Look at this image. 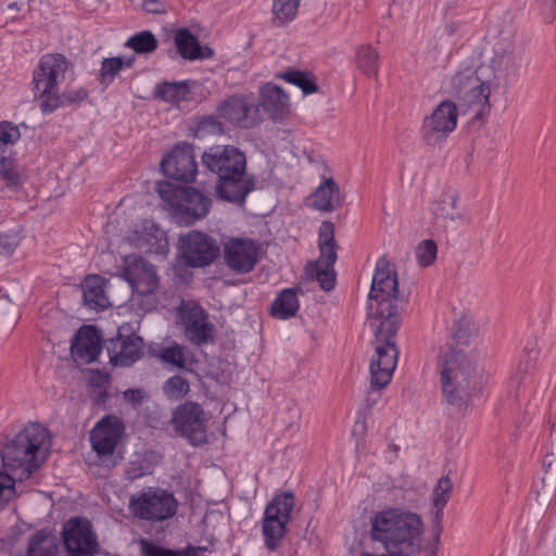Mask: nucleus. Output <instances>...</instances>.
<instances>
[{
	"instance_id": "obj_1",
	"label": "nucleus",
	"mask_w": 556,
	"mask_h": 556,
	"mask_svg": "<svg viewBox=\"0 0 556 556\" xmlns=\"http://www.w3.org/2000/svg\"><path fill=\"white\" fill-rule=\"evenodd\" d=\"M519 66L520 56L511 37H501L477 67L466 66L451 77L450 93L463 113L480 119L490 112L491 92L505 87Z\"/></svg>"
},
{
	"instance_id": "obj_2",
	"label": "nucleus",
	"mask_w": 556,
	"mask_h": 556,
	"mask_svg": "<svg viewBox=\"0 0 556 556\" xmlns=\"http://www.w3.org/2000/svg\"><path fill=\"white\" fill-rule=\"evenodd\" d=\"M49 448L48 430L40 424H29L1 452L0 508L14 495L16 480L28 479L43 463Z\"/></svg>"
},
{
	"instance_id": "obj_3",
	"label": "nucleus",
	"mask_w": 556,
	"mask_h": 556,
	"mask_svg": "<svg viewBox=\"0 0 556 556\" xmlns=\"http://www.w3.org/2000/svg\"><path fill=\"white\" fill-rule=\"evenodd\" d=\"M369 525L370 539L381 543L388 553L414 556L424 548V521L414 511L387 507L374 513Z\"/></svg>"
},
{
	"instance_id": "obj_4",
	"label": "nucleus",
	"mask_w": 556,
	"mask_h": 556,
	"mask_svg": "<svg viewBox=\"0 0 556 556\" xmlns=\"http://www.w3.org/2000/svg\"><path fill=\"white\" fill-rule=\"evenodd\" d=\"M441 386L448 404L463 407L478 394L483 384L477 358L460 349L447 348L439 361Z\"/></svg>"
},
{
	"instance_id": "obj_5",
	"label": "nucleus",
	"mask_w": 556,
	"mask_h": 556,
	"mask_svg": "<svg viewBox=\"0 0 556 556\" xmlns=\"http://www.w3.org/2000/svg\"><path fill=\"white\" fill-rule=\"evenodd\" d=\"M203 165L218 176L217 195L229 202L241 203L253 184L245 176V156L233 146H214L202 155Z\"/></svg>"
},
{
	"instance_id": "obj_6",
	"label": "nucleus",
	"mask_w": 556,
	"mask_h": 556,
	"mask_svg": "<svg viewBox=\"0 0 556 556\" xmlns=\"http://www.w3.org/2000/svg\"><path fill=\"white\" fill-rule=\"evenodd\" d=\"M401 304L395 269L388 260L379 258L369 292V309L374 314L371 325L390 320L399 327Z\"/></svg>"
},
{
	"instance_id": "obj_7",
	"label": "nucleus",
	"mask_w": 556,
	"mask_h": 556,
	"mask_svg": "<svg viewBox=\"0 0 556 556\" xmlns=\"http://www.w3.org/2000/svg\"><path fill=\"white\" fill-rule=\"evenodd\" d=\"M375 331V353L371 356L369 370L372 386L387 387L397 364L399 351L395 344L397 327L392 321H380L371 325Z\"/></svg>"
},
{
	"instance_id": "obj_8",
	"label": "nucleus",
	"mask_w": 556,
	"mask_h": 556,
	"mask_svg": "<svg viewBox=\"0 0 556 556\" xmlns=\"http://www.w3.org/2000/svg\"><path fill=\"white\" fill-rule=\"evenodd\" d=\"M70 67L68 60L61 53L43 54L33 72V91L40 103L53 100L51 98L58 90L59 85L65 79Z\"/></svg>"
},
{
	"instance_id": "obj_9",
	"label": "nucleus",
	"mask_w": 556,
	"mask_h": 556,
	"mask_svg": "<svg viewBox=\"0 0 556 556\" xmlns=\"http://www.w3.org/2000/svg\"><path fill=\"white\" fill-rule=\"evenodd\" d=\"M293 507L294 496L291 492L278 493L267 504L263 518L262 532L265 539V545L269 551H275L281 542Z\"/></svg>"
},
{
	"instance_id": "obj_10",
	"label": "nucleus",
	"mask_w": 556,
	"mask_h": 556,
	"mask_svg": "<svg viewBox=\"0 0 556 556\" xmlns=\"http://www.w3.org/2000/svg\"><path fill=\"white\" fill-rule=\"evenodd\" d=\"M207 421L206 413L194 402L179 405L170 419L175 431L194 446L207 442Z\"/></svg>"
},
{
	"instance_id": "obj_11",
	"label": "nucleus",
	"mask_w": 556,
	"mask_h": 556,
	"mask_svg": "<svg viewBox=\"0 0 556 556\" xmlns=\"http://www.w3.org/2000/svg\"><path fill=\"white\" fill-rule=\"evenodd\" d=\"M320 255L312 263V274L325 291H330L336 285L333 265L337 261V244L334 241V226L331 222H323L319 228L318 240Z\"/></svg>"
},
{
	"instance_id": "obj_12",
	"label": "nucleus",
	"mask_w": 556,
	"mask_h": 556,
	"mask_svg": "<svg viewBox=\"0 0 556 556\" xmlns=\"http://www.w3.org/2000/svg\"><path fill=\"white\" fill-rule=\"evenodd\" d=\"M132 514L148 521H163L176 514L177 502L165 491H147L132 496L129 503Z\"/></svg>"
},
{
	"instance_id": "obj_13",
	"label": "nucleus",
	"mask_w": 556,
	"mask_h": 556,
	"mask_svg": "<svg viewBox=\"0 0 556 556\" xmlns=\"http://www.w3.org/2000/svg\"><path fill=\"white\" fill-rule=\"evenodd\" d=\"M62 534L67 556L98 555L100 546L89 520L71 518L65 522Z\"/></svg>"
},
{
	"instance_id": "obj_14",
	"label": "nucleus",
	"mask_w": 556,
	"mask_h": 556,
	"mask_svg": "<svg viewBox=\"0 0 556 556\" xmlns=\"http://www.w3.org/2000/svg\"><path fill=\"white\" fill-rule=\"evenodd\" d=\"M181 258L191 267H205L219 254L215 239L201 231H189L179 238Z\"/></svg>"
},
{
	"instance_id": "obj_15",
	"label": "nucleus",
	"mask_w": 556,
	"mask_h": 556,
	"mask_svg": "<svg viewBox=\"0 0 556 556\" xmlns=\"http://www.w3.org/2000/svg\"><path fill=\"white\" fill-rule=\"evenodd\" d=\"M458 108L451 100H444L425 117L422 134L429 144H439L452 134L457 125Z\"/></svg>"
},
{
	"instance_id": "obj_16",
	"label": "nucleus",
	"mask_w": 556,
	"mask_h": 556,
	"mask_svg": "<svg viewBox=\"0 0 556 556\" xmlns=\"http://www.w3.org/2000/svg\"><path fill=\"white\" fill-rule=\"evenodd\" d=\"M226 265L237 274L253 270L261 252V245L253 239L231 237L223 242Z\"/></svg>"
},
{
	"instance_id": "obj_17",
	"label": "nucleus",
	"mask_w": 556,
	"mask_h": 556,
	"mask_svg": "<svg viewBox=\"0 0 556 556\" xmlns=\"http://www.w3.org/2000/svg\"><path fill=\"white\" fill-rule=\"evenodd\" d=\"M124 265L123 276L134 292L141 296H149L156 291L159 278L153 265L136 255L125 257Z\"/></svg>"
},
{
	"instance_id": "obj_18",
	"label": "nucleus",
	"mask_w": 556,
	"mask_h": 556,
	"mask_svg": "<svg viewBox=\"0 0 556 556\" xmlns=\"http://www.w3.org/2000/svg\"><path fill=\"white\" fill-rule=\"evenodd\" d=\"M179 319L192 343L201 345L212 340L213 327L207 321V314L199 304L182 302L179 307Z\"/></svg>"
},
{
	"instance_id": "obj_19",
	"label": "nucleus",
	"mask_w": 556,
	"mask_h": 556,
	"mask_svg": "<svg viewBox=\"0 0 556 556\" xmlns=\"http://www.w3.org/2000/svg\"><path fill=\"white\" fill-rule=\"evenodd\" d=\"M163 173L172 179L180 181H192L197 174V163L191 146L187 143L177 144L176 148L162 160Z\"/></svg>"
},
{
	"instance_id": "obj_20",
	"label": "nucleus",
	"mask_w": 556,
	"mask_h": 556,
	"mask_svg": "<svg viewBox=\"0 0 556 556\" xmlns=\"http://www.w3.org/2000/svg\"><path fill=\"white\" fill-rule=\"evenodd\" d=\"M218 116L230 123L249 128L256 124L257 106L252 97L231 96L217 106Z\"/></svg>"
},
{
	"instance_id": "obj_21",
	"label": "nucleus",
	"mask_w": 556,
	"mask_h": 556,
	"mask_svg": "<svg viewBox=\"0 0 556 556\" xmlns=\"http://www.w3.org/2000/svg\"><path fill=\"white\" fill-rule=\"evenodd\" d=\"M123 432V421L116 416H106L92 429L91 446L100 456L112 455Z\"/></svg>"
},
{
	"instance_id": "obj_22",
	"label": "nucleus",
	"mask_w": 556,
	"mask_h": 556,
	"mask_svg": "<svg viewBox=\"0 0 556 556\" xmlns=\"http://www.w3.org/2000/svg\"><path fill=\"white\" fill-rule=\"evenodd\" d=\"M179 200L175 208L176 216L187 225L203 218L211 207V199L192 187L178 191Z\"/></svg>"
},
{
	"instance_id": "obj_23",
	"label": "nucleus",
	"mask_w": 556,
	"mask_h": 556,
	"mask_svg": "<svg viewBox=\"0 0 556 556\" xmlns=\"http://www.w3.org/2000/svg\"><path fill=\"white\" fill-rule=\"evenodd\" d=\"M101 351V337L93 326H83L72 340L71 354L76 363H92Z\"/></svg>"
},
{
	"instance_id": "obj_24",
	"label": "nucleus",
	"mask_w": 556,
	"mask_h": 556,
	"mask_svg": "<svg viewBox=\"0 0 556 556\" xmlns=\"http://www.w3.org/2000/svg\"><path fill=\"white\" fill-rule=\"evenodd\" d=\"M142 340L136 334L123 337L118 332L116 339L111 340L108 346L110 359L114 365L129 366L142 355Z\"/></svg>"
},
{
	"instance_id": "obj_25",
	"label": "nucleus",
	"mask_w": 556,
	"mask_h": 556,
	"mask_svg": "<svg viewBox=\"0 0 556 556\" xmlns=\"http://www.w3.org/2000/svg\"><path fill=\"white\" fill-rule=\"evenodd\" d=\"M459 192L454 188H445L432 203V212L438 218L452 223H466L467 216L458 204Z\"/></svg>"
},
{
	"instance_id": "obj_26",
	"label": "nucleus",
	"mask_w": 556,
	"mask_h": 556,
	"mask_svg": "<svg viewBox=\"0 0 556 556\" xmlns=\"http://www.w3.org/2000/svg\"><path fill=\"white\" fill-rule=\"evenodd\" d=\"M311 206L319 212H332L342 205L343 198L333 178H324L309 197Z\"/></svg>"
},
{
	"instance_id": "obj_27",
	"label": "nucleus",
	"mask_w": 556,
	"mask_h": 556,
	"mask_svg": "<svg viewBox=\"0 0 556 556\" xmlns=\"http://www.w3.org/2000/svg\"><path fill=\"white\" fill-rule=\"evenodd\" d=\"M197 86L194 81H162L153 89V97L156 100L179 105L193 99L192 90Z\"/></svg>"
},
{
	"instance_id": "obj_28",
	"label": "nucleus",
	"mask_w": 556,
	"mask_h": 556,
	"mask_svg": "<svg viewBox=\"0 0 556 556\" xmlns=\"http://www.w3.org/2000/svg\"><path fill=\"white\" fill-rule=\"evenodd\" d=\"M174 41L178 53L186 60H206L214 54L210 47H201L197 37L187 28L178 29L175 33Z\"/></svg>"
},
{
	"instance_id": "obj_29",
	"label": "nucleus",
	"mask_w": 556,
	"mask_h": 556,
	"mask_svg": "<svg viewBox=\"0 0 556 556\" xmlns=\"http://www.w3.org/2000/svg\"><path fill=\"white\" fill-rule=\"evenodd\" d=\"M260 101L271 118H280L289 108L288 94L277 85L267 84L261 88Z\"/></svg>"
},
{
	"instance_id": "obj_30",
	"label": "nucleus",
	"mask_w": 556,
	"mask_h": 556,
	"mask_svg": "<svg viewBox=\"0 0 556 556\" xmlns=\"http://www.w3.org/2000/svg\"><path fill=\"white\" fill-rule=\"evenodd\" d=\"M135 240L137 248L147 252L162 253L166 245L165 233L150 220L142 224L141 230H135Z\"/></svg>"
},
{
	"instance_id": "obj_31",
	"label": "nucleus",
	"mask_w": 556,
	"mask_h": 556,
	"mask_svg": "<svg viewBox=\"0 0 556 556\" xmlns=\"http://www.w3.org/2000/svg\"><path fill=\"white\" fill-rule=\"evenodd\" d=\"M105 280L99 275H91L85 278L81 288L85 304L92 309H105L110 306L104 290Z\"/></svg>"
},
{
	"instance_id": "obj_32",
	"label": "nucleus",
	"mask_w": 556,
	"mask_h": 556,
	"mask_svg": "<svg viewBox=\"0 0 556 556\" xmlns=\"http://www.w3.org/2000/svg\"><path fill=\"white\" fill-rule=\"evenodd\" d=\"M89 96L87 89L83 87H67L60 94L59 90L51 97L53 100L47 101V103H39V108L43 114H50L62 106H68L73 104H79L85 101Z\"/></svg>"
},
{
	"instance_id": "obj_33",
	"label": "nucleus",
	"mask_w": 556,
	"mask_h": 556,
	"mask_svg": "<svg viewBox=\"0 0 556 556\" xmlns=\"http://www.w3.org/2000/svg\"><path fill=\"white\" fill-rule=\"evenodd\" d=\"M539 351L535 348L523 350L520 361L510 377V383L514 388H519L528 381L536 366Z\"/></svg>"
},
{
	"instance_id": "obj_34",
	"label": "nucleus",
	"mask_w": 556,
	"mask_h": 556,
	"mask_svg": "<svg viewBox=\"0 0 556 556\" xmlns=\"http://www.w3.org/2000/svg\"><path fill=\"white\" fill-rule=\"evenodd\" d=\"M299 309V300L294 290L286 289L271 304V315L279 319L294 316Z\"/></svg>"
},
{
	"instance_id": "obj_35",
	"label": "nucleus",
	"mask_w": 556,
	"mask_h": 556,
	"mask_svg": "<svg viewBox=\"0 0 556 556\" xmlns=\"http://www.w3.org/2000/svg\"><path fill=\"white\" fill-rule=\"evenodd\" d=\"M58 544L55 538L45 531L34 533L28 542V556H55Z\"/></svg>"
},
{
	"instance_id": "obj_36",
	"label": "nucleus",
	"mask_w": 556,
	"mask_h": 556,
	"mask_svg": "<svg viewBox=\"0 0 556 556\" xmlns=\"http://www.w3.org/2000/svg\"><path fill=\"white\" fill-rule=\"evenodd\" d=\"M300 1L301 0H273V25L283 27L292 22L298 14Z\"/></svg>"
},
{
	"instance_id": "obj_37",
	"label": "nucleus",
	"mask_w": 556,
	"mask_h": 556,
	"mask_svg": "<svg viewBox=\"0 0 556 556\" xmlns=\"http://www.w3.org/2000/svg\"><path fill=\"white\" fill-rule=\"evenodd\" d=\"M135 58H106L101 63L100 68V84L108 87L113 83L121 70L130 68L134 64Z\"/></svg>"
},
{
	"instance_id": "obj_38",
	"label": "nucleus",
	"mask_w": 556,
	"mask_h": 556,
	"mask_svg": "<svg viewBox=\"0 0 556 556\" xmlns=\"http://www.w3.org/2000/svg\"><path fill=\"white\" fill-rule=\"evenodd\" d=\"M355 61L357 68L368 77H377L379 52L370 45L357 48Z\"/></svg>"
},
{
	"instance_id": "obj_39",
	"label": "nucleus",
	"mask_w": 556,
	"mask_h": 556,
	"mask_svg": "<svg viewBox=\"0 0 556 556\" xmlns=\"http://www.w3.org/2000/svg\"><path fill=\"white\" fill-rule=\"evenodd\" d=\"M453 483L448 477H441L432 492V505L434 508V521L440 522L443 515V508L451 497Z\"/></svg>"
},
{
	"instance_id": "obj_40",
	"label": "nucleus",
	"mask_w": 556,
	"mask_h": 556,
	"mask_svg": "<svg viewBox=\"0 0 556 556\" xmlns=\"http://www.w3.org/2000/svg\"><path fill=\"white\" fill-rule=\"evenodd\" d=\"M157 40L150 30H142L128 38L125 46L132 49L135 52L152 53L157 48Z\"/></svg>"
},
{
	"instance_id": "obj_41",
	"label": "nucleus",
	"mask_w": 556,
	"mask_h": 556,
	"mask_svg": "<svg viewBox=\"0 0 556 556\" xmlns=\"http://www.w3.org/2000/svg\"><path fill=\"white\" fill-rule=\"evenodd\" d=\"M161 359L176 368L182 369L186 367L188 355L186 350L179 344H174L162 350Z\"/></svg>"
},
{
	"instance_id": "obj_42",
	"label": "nucleus",
	"mask_w": 556,
	"mask_h": 556,
	"mask_svg": "<svg viewBox=\"0 0 556 556\" xmlns=\"http://www.w3.org/2000/svg\"><path fill=\"white\" fill-rule=\"evenodd\" d=\"M163 391L169 399L179 400L189 392V382L181 376H173L165 381Z\"/></svg>"
},
{
	"instance_id": "obj_43",
	"label": "nucleus",
	"mask_w": 556,
	"mask_h": 556,
	"mask_svg": "<svg viewBox=\"0 0 556 556\" xmlns=\"http://www.w3.org/2000/svg\"><path fill=\"white\" fill-rule=\"evenodd\" d=\"M437 257V244L433 240L420 242L416 249V258L422 267L431 265Z\"/></svg>"
},
{
	"instance_id": "obj_44",
	"label": "nucleus",
	"mask_w": 556,
	"mask_h": 556,
	"mask_svg": "<svg viewBox=\"0 0 556 556\" xmlns=\"http://www.w3.org/2000/svg\"><path fill=\"white\" fill-rule=\"evenodd\" d=\"M281 77L288 83H291L301 88L305 94L312 93L317 89L316 85L309 80L302 72H288L282 74Z\"/></svg>"
},
{
	"instance_id": "obj_45",
	"label": "nucleus",
	"mask_w": 556,
	"mask_h": 556,
	"mask_svg": "<svg viewBox=\"0 0 556 556\" xmlns=\"http://www.w3.org/2000/svg\"><path fill=\"white\" fill-rule=\"evenodd\" d=\"M140 544L142 556H181L184 553L180 551L167 549L144 540H142Z\"/></svg>"
},
{
	"instance_id": "obj_46",
	"label": "nucleus",
	"mask_w": 556,
	"mask_h": 556,
	"mask_svg": "<svg viewBox=\"0 0 556 556\" xmlns=\"http://www.w3.org/2000/svg\"><path fill=\"white\" fill-rule=\"evenodd\" d=\"M21 137L18 128L10 122L0 123V142L4 144H13Z\"/></svg>"
},
{
	"instance_id": "obj_47",
	"label": "nucleus",
	"mask_w": 556,
	"mask_h": 556,
	"mask_svg": "<svg viewBox=\"0 0 556 556\" xmlns=\"http://www.w3.org/2000/svg\"><path fill=\"white\" fill-rule=\"evenodd\" d=\"M198 130L202 135H219L224 131L223 124L213 116H206L200 121Z\"/></svg>"
},
{
	"instance_id": "obj_48",
	"label": "nucleus",
	"mask_w": 556,
	"mask_h": 556,
	"mask_svg": "<svg viewBox=\"0 0 556 556\" xmlns=\"http://www.w3.org/2000/svg\"><path fill=\"white\" fill-rule=\"evenodd\" d=\"M182 188H175L170 182H160L157 185V191L162 199L167 201L174 210L176 208L177 201L179 197L177 195L178 191Z\"/></svg>"
},
{
	"instance_id": "obj_49",
	"label": "nucleus",
	"mask_w": 556,
	"mask_h": 556,
	"mask_svg": "<svg viewBox=\"0 0 556 556\" xmlns=\"http://www.w3.org/2000/svg\"><path fill=\"white\" fill-rule=\"evenodd\" d=\"M540 14L545 23H552L556 17V0H536Z\"/></svg>"
},
{
	"instance_id": "obj_50",
	"label": "nucleus",
	"mask_w": 556,
	"mask_h": 556,
	"mask_svg": "<svg viewBox=\"0 0 556 556\" xmlns=\"http://www.w3.org/2000/svg\"><path fill=\"white\" fill-rule=\"evenodd\" d=\"M0 175L11 184H16L18 180V176L13 169L12 161L4 156L0 159Z\"/></svg>"
},
{
	"instance_id": "obj_51",
	"label": "nucleus",
	"mask_w": 556,
	"mask_h": 556,
	"mask_svg": "<svg viewBox=\"0 0 556 556\" xmlns=\"http://www.w3.org/2000/svg\"><path fill=\"white\" fill-rule=\"evenodd\" d=\"M384 387H374L372 386V380H370V386H369V390L367 392V396H366V406L367 407H372L375 406L378 401L380 400V391L383 389Z\"/></svg>"
},
{
	"instance_id": "obj_52",
	"label": "nucleus",
	"mask_w": 556,
	"mask_h": 556,
	"mask_svg": "<svg viewBox=\"0 0 556 556\" xmlns=\"http://www.w3.org/2000/svg\"><path fill=\"white\" fill-rule=\"evenodd\" d=\"M124 399L136 406L143 400V392L139 389H128L124 392Z\"/></svg>"
},
{
	"instance_id": "obj_53",
	"label": "nucleus",
	"mask_w": 556,
	"mask_h": 556,
	"mask_svg": "<svg viewBox=\"0 0 556 556\" xmlns=\"http://www.w3.org/2000/svg\"><path fill=\"white\" fill-rule=\"evenodd\" d=\"M142 8L148 13H160L164 10V5L159 0H143Z\"/></svg>"
},
{
	"instance_id": "obj_54",
	"label": "nucleus",
	"mask_w": 556,
	"mask_h": 556,
	"mask_svg": "<svg viewBox=\"0 0 556 556\" xmlns=\"http://www.w3.org/2000/svg\"><path fill=\"white\" fill-rule=\"evenodd\" d=\"M126 475H127V478L129 480H135V479H138V478L142 477L143 476V471H142V469H137V468H134V467H129L126 470Z\"/></svg>"
},
{
	"instance_id": "obj_55",
	"label": "nucleus",
	"mask_w": 556,
	"mask_h": 556,
	"mask_svg": "<svg viewBox=\"0 0 556 556\" xmlns=\"http://www.w3.org/2000/svg\"><path fill=\"white\" fill-rule=\"evenodd\" d=\"M456 29H457L456 23H448L444 27V33L448 36H452L456 31Z\"/></svg>"
},
{
	"instance_id": "obj_56",
	"label": "nucleus",
	"mask_w": 556,
	"mask_h": 556,
	"mask_svg": "<svg viewBox=\"0 0 556 556\" xmlns=\"http://www.w3.org/2000/svg\"><path fill=\"white\" fill-rule=\"evenodd\" d=\"M13 252V247L11 244H4L0 248V254H11Z\"/></svg>"
},
{
	"instance_id": "obj_57",
	"label": "nucleus",
	"mask_w": 556,
	"mask_h": 556,
	"mask_svg": "<svg viewBox=\"0 0 556 556\" xmlns=\"http://www.w3.org/2000/svg\"><path fill=\"white\" fill-rule=\"evenodd\" d=\"M8 8H9L10 10H18V7H17V3H16V2L10 3V4L8 5Z\"/></svg>"
},
{
	"instance_id": "obj_58",
	"label": "nucleus",
	"mask_w": 556,
	"mask_h": 556,
	"mask_svg": "<svg viewBox=\"0 0 556 556\" xmlns=\"http://www.w3.org/2000/svg\"><path fill=\"white\" fill-rule=\"evenodd\" d=\"M455 336L459 339L462 338V336L458 332H456Z\"/></svg>"
},
{
	"instance_id": "obj_59",
	"label": "nucleus",
	"mask_w": 556,
	"mask_h": 556,
	"mask_svg": "<svg viewBox=\"0 0 556 556\" xmlns=\"http://www.w3.org/2000/svg\"><path fill=\"white\" fill-rule=\"evenodd\" d=\"M430 556H435V553L434 552H431V555Z\"/></svg>"
}]
</instances>
